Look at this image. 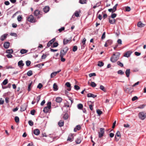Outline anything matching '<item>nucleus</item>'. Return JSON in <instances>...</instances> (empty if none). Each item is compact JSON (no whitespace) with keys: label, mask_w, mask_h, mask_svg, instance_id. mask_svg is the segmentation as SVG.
Returning a JSON list of instances; mask_svg holds the SVG:
<instances>
[{"label":"nucleus","mask_w":146,"mask_h":146,"mask_svg":"<svg viewBox=\"0 0 146 146\" xmlns=\"http://www.w3.org/2000/svg\"><path fill=\"white\" fill-rule=\"evenodd\" d=\"M28 21L31 23H33L35 22V20L34 19L33 16L32 15H30L27 19Z\"/></svg>","instance_id":"6"},{"label":"nucleus","mask_w":146,"mask_h":146,"mask_svg":"<svg viewBox=\"0 0 146 146\" xmlns=\"http://www.w3.org/2000/svg\"><path fill=\"white\" fill-rule=\"evenodd\" d=\"M115 136H117L118 137H120V132L118 131L115 135Z\"/></svg>","instance_id":"48"},{"label":"nucleus","mask_w":146,"mask_h":146,"mask_svg":"<svg viewBox=\"0 0 146 146\" xmlns=\"http://www.w3.org/2000/svg\"><path fill=\"white\" fill-rule=\"evenodd\" d=\"M53 90L54 91H57L58 90V86L56 83H54L53 85Z\"/></svg>","instance_id":"20"},{"label":"nucleus","mask_w":146,"mask_h":146,"mask_svg":"<svg viewBox=\"0 0 146 146\" xmlns=\"http://www.w3.org/2000/svg\"><path fill=\"white\" fill-rule=\"evenodd\" d=\"M77 108L79 109H81L83 107V105L81 104H79L77 105Z\"/></svg>","instance_id":"32"},{"label":"nucleus","mask_w":146,"mask_h":146,"mask_svg":"<svg viewBox=\"0 0 146 146\" xmlns=\"http://www.w3.org/2000/svg\"><path fill=\"white\" fill-rule=\"evenodd\" d=\"M42 87V85L41 83H39L38 85L37 88L39 89H40Z\"/></svg>","instance_id":"54"},{"label":"nucleus","mask_w":146,"mask_h":146,"mask_svg":"<svg viewBox=\"0 0 146 146\" xmlns=\"http://www.w3.org/2000/svg\"><path fill=\"white\" fill-rule=\"evenodd\" d=\"M27 75L29 76H30L33 74L32 71L31 70L29 71L27 73Z\"/></svg>","instance_id":"40"},{"label":"nucleus","mask_w":146,"mask_h":146,"mask_svg":"<svg viewBox=\"0 0 146 146\" xmlns=\"http://www.w3.org/2000/svg\"><path fill=\"white\" fill-rule=\"evenodd\" d=\"M55 40V38H54L50 40L47 44V46L48 47H50L52 44L54 42Z\"/></svg>","instance_id":"9"},{"label":"nucleus","mask_w":146,"mask_h":146,"mask_svg":"<svg viewBox=\"0 0 146 146\" xmlns=\"http://www.w3.org/2000/svg\"><path fill=\"white\" fill-rule=\"evenodd\" d=\"M90 86L92 87H94L96 86V84L94 82H91Z\"/></svg>","instance_id":"38"},{"label":"nucleus","mask_w":146,"mask_h":146,"mask_svg":"<svg viewBox=\"0 0 146 146\" xmlns=\"http://www.w3.org/2000/svg\"><path fill=\"white\" fill-rule=\"evenodd\" d=\"M74 89L76 90H78L80 89V87L77 85H75L74 86Z\"/></svg>","instance_id":"61"},{"label":"nucleus","mask_w":146,"mask_h":146,"mask_svg":"<svg viewBox=\"0 0 146 146\" xmlns=\"http://www.w3.org/2000/svg\"><path fill=\"white\" fill-rule=\"evenodd\" d=\"M117 73L118 74L122 75L124 74V72L122 70H119L117 72Z\"/></svg>","instance_id":"56"},{"label":"nucleus","mask_w":146,"mask_h":146,"mask_svg":"<svg viewBox=\"0 0 146 146\" xmlns=\"http://www.w3.org/2000/svg\"><path fill=\"white\" fill-rule=\"evenodd\" d=\"M28 123L31 126H32L33 125V122L31 120H29L28 121Z\"/></svg>","instance_id":"47"},{"label":"nucleus","mask_w":146,"mask_h":146,"mask_svg":"<svg viewBox=\"0 0 146 146\" xmlns=\"http://www.w3.org/2000/svg\"><path fill=\"white\" fill-rule=\"evenodd\" d=\"M30 112L31 114V115H34L35 112V110H31Z\"/></svg>","instance_id":"57"},{"label":"nucleus","mask_w":146,"mask_h":146,"mask_svg":"<svg viewBox=\"0 0 146 146\" xmlns=\"http://www.w3.org/2000/svg\"><path fill=\"white\" fill-rule=\"evenodd\" d=\"M22 17L21 16L19 15L17 17V20L19 22L21 21Z\"/></svg>","instance_id":"58"},{"label":"nucleus","mask_w":146,"mask_h":146,"mask_svg":"<svg viewBox=\"0 0 146 146\" xmlns=\"http://www.w3.org/2000/svg\"><path fill=\"white\" fill-rule=\"evenodd\" d=\"M104 131L105 129L104 128H101L100 129V131L98 132L99 137L101 138L103 136Z\"/></svg>","instance_id":"5"},{"label":"nucleus","mask_w":146,"mask_h":146,"mask_svg":"<svg viewBox=\"0 0 146 146\" xmlns=\"http://www.w3.org/2000/svg\"><path fill=\"white\" fill-rule=\"evenodd\" d=\"M120 53L116 52L113 54V56L111 57L110 61L112 62H116L119 58Z\"/></svg>","instance_id":"1"},{"label":"nucleus","mask_w":146,"mask_h":146,"mask_svg":"<svg viewBox=\"0 0 146 146\" xmlns=\"http://www.w3.org/2000/svg\"><path fill=\"white\" fill-rule=\"evenodd\" d=\"M8 35L7 34H4L1 36L0 37V40L2 41H3L6 38Z\"/></svg>","instance_id":"16"},{"label":"nucleus","mask_w":146,"mask_h":146,"mask_svg":"<svg viewBox=\"0 0 146 146\" xmlns=\"http://www.w3.org/2000/svg\"><path fill=\"white\" fill-rule=\"evenodd\" d=\"M68 98H69V100H70V101L71 102L70 104L71 105L74 102L73 100L72 99V98H71V97H68Z\"/></svg>","instance_id":"60"},{"label":"nucleus","mask_w":146,"mask_h":146,"mask_svg":"<svg viewBox=\"0 0 146 146\" xmlns=\"http://www.w3.org/2000/svg\"><path fill=\"white\" fill-rule=\"evenodd\" d=\"M129 86V85H126L125 86V88H124V90H125V91L126 92L128 90H129V88H128V86Z\"/></svg>","instance_id":"62"},{"label":"nucleus","mask_w":146,"mask_h":146,"mask_svg":"<svg viewBox=\"0 0 146 146\" xmlns=\"http://www.w3.org/2000/svg\"><path fill=\"white\" fill-rule=\"evenodd\" d=\"M137 26L138 27L141 28L144 27L145 25L142 23L141 21H139L137 23Z\"/></svg>","instance_id":"12"},{"label":"nucleus","mask_w":146,"mask_h":146,"mask_svg":"<svg viewBox=\"0 0 146 146\" xmlns=\"http://www.w3.org/2000/svg\"><path fill=\"white\" fill-rule=\"evenodd\" d=\"M26 65L27 66H29L31 64V62L29 60L27 61L26 62Z\"/></svg>","instance_id":"50"},{"label":"nucleus","mask_w":146,"mask_h":146,"mask_svg":"<svg viewBox=\"0 0 146 146\" xmlns=\"http://www.w3.org/2000/svg\"><path fill=\"white\" fill-rule=\"evenodd\" d=\"M130 72V69H127L126 70L125 73L127 77H128L129 76Z\"/></svg>","instance_id":"19"},{"label":"nucleus","mask_w":146,"mask_h":146,"mask_svg":"<svg viewBox=\"0 0 146 146\" xmlns=\"http://www.w3.org/2000/svg\"><path fill=\"white\" fill-rule=\"evenodd\" d=\"M106 43H107L109 46L113 42L111 40H108L106 41Z\"/></svg>","instance_id":"28"},{"label":"nucleus","mask_w":146,"mask_h":146,"mask_svg":"<svg viewBox=\"0 0 146 146\" xmlns=\"http://www.w3.org/2000/svg\"><path fill=\"white\" fill-rule=\"evenodd\" d=\"M68 50V48L67 47H66L65 48H63L60 51V55H61L63 56L65 55L66 54Z\"/></svg>","instance_id":"4"},{"label":"nucleus","mask_w":146,"mask_h":146,"mask_svg":"<svg viewBox=\"0 0 146 146\" xmlns=\"http://www.w3.org/2000/svg\"><path fill=\"white\" fill-rule=\"evenodd\" d=\"M15 120L16 122H19V117L18 116H15Z\"/></svg>","instance_id":"45"},{"label":"nucleus","mask_w":146,"mask_h":146,"mask_svg":"<svg viewBox=\"0 0 146 146\" xmlns=\"http://www.w3.org/2000/svg\"><path fill=\"white\" fill-rule=\"evenodd\" d=\"M34 14L35 15L37 16L40 14V11L38 10H36L34 12Z\"/></svg>","instance_id":"27"},{"label":"nucleus","mask_w":146,"mask_h":146,"mask_svg":"<svg viewBox=\"0 0 146 146\" xmlns=\"http://www.w3.org/2000/svg\"><path fill=\"white\" fill-rule=\"evenodd\" d=\"M13 50L12 49L7 50L6 51V52L8 54H12L13 53Z\"/></svg>","instance_id":"33"},{"label":"nucleus","mask_w":146,"mask_h":146,"mask_svg":"<svg viewBox=\"0 0 146 146\" xmlns=\"http://www.w3.org/2000/svg\"><path fill=\"white\" fill-rule=\"evenodd\" d=\"M139 116L140 119L143 120L146 118V113L143 111L140 112L139 114Z\"/></svg>","instance_id":"3"},{"label":"nucleus","mask_w":146,"mask_h":146,"mask_svg":"<svg viewBox=\"0 0 146 146\" xmlns=\"http://www.w3.org/2000/svg\"><path fill=\"white\" fill-rule=\"evenodd\" d=\"M97 96V95H95L90 93H88L87 94V97H92L94 98L96 97Z\"/></svg>","instance_id":"18"},{"label":"nucleus","mask_w":146,"mask_h":146,"mask_svg":"<svg viewBox=\"0 0 146 146\" xmlns=\"http://www.w3.org/2000/svg\"><path fill=\"white\" fill-rule=\"evenodd\" d=\"M68 117V115L67 113H65L63 116V118L65 120L67 119Z\"/></svg>","instance_id":"39"},{"label":"nucleus","mask_w":146,"mask_h":146,"mask_svg":"<svg viewBox=\"0 0 146 146\" xmlns=\"http://www.w3.org/2000/svg\"><path fill=\"white\" fill-rule=\"evenodd\" d=\"M27 108V106L25 104L22 105L21 107V111H23L25 110Z\"/></svg>","instance_id":"11"},{"label":"nucleus","mask_w":146,"mask_h":146,"mask_svg":"<svg viewBox=\"0 0 146 146\" xmlns=\"http://www.w3.org/2000/svg\"><path fill=\"white\" fill-rule=\"evenodd\" d=\"M117 65L121 67H123V63L118 61L117 62Z\"/></svg>","instance_id":"43"},{"label":"nucleus","mask_w":146,"mask_h":146,"mask_svg":"<svg viewBox=\"0 0 146 146\" xmlns=\"http://www.w3.org/2000/svg\"><path fill=\"white\" fill-rule=\"evenodd\" d=\"M86 0H80L79 2L81 4H84L86 3Z\"/></svg>","instance_id":"53"},{"label":"nucleus","mask_w":146,"mask_h":146,"mask_svg":"<svg viewBox=\"0 0 146 146\" xmlns=\"http://www.w3.org/2000/svg\"><path fill=\"white\" fill-rule=\"evenodd\" d=\"M10 46V43L8 42H6L4 43L3 46L6 49L9 48Z\"/></svg>","instance_id":"10"},{"label":"nucleus","mask_w":146,"mask_h":146,"mask_svg":"<svg viewBox=\"0 0 146 146\" xmlns=\"http://www.w3.org/2000/svg\"><path fill=\"white\" fill-rule=\"evenodd\" d=\"M116 14L115 13L112 14L111 15V17L112 18H114L116 16Z\"/></svg>","instance_id":"63"},{"label":"nucleus","mask_w":146,"mask_h":146,"mask_svg":"<svg viewBox=\"0 0 146 146\" xmlns=\"http://www.w3.org/2000/svg\"><path fill=\"white\" fill-rule=\"evenodd\" d=\"M49 7L48 6H45L43 9V11L46 13L48 12L49 11Z\"/></svg>","instance_id":"15"},{"label":"nucleus","mask_w":146,"mask_h":146,"mask_svg":"<svg viewBox=\"0 0 146 146\" xmlns=\"http://www.w3.org/2000/svg\"><path fill=\"white\" fill-rule=\"evenodd\" d=\"M28 50H27L25 49H22L20 50V52L22 54H23L27 53L28 52Z\"/></svg>","instance_id":"24"},{"label":"nucleus","mask_w":146,"mask_h":146,"mask_svg":"<svg viewBox=\"0 0 146 146\" xmlns=\"http://www.w3.org/2000/svg\"><path fill=\"white\" fill-rule=\"evenodd\" d=\"M57 74V73L56 72H54L52 73L50 75L51 78H52L55 76Z\"/></svg>","instance_id":"35"},{"label":"nucleus","mask_w":146,"mask_h":146,"mask_svg":"<svg viewBox=\"0 0 146 146\" xmlns=\"http://www.w3.org/2000/svg\"><path fill=\"white\" fill-rule=\"evenodd\" d=\"M145 104H142L140 105L138 107V108L139 109H143L145 106Z\"/></svg>","instance_id":"46"},{"label":"nucleus","mask_w":146,"mask_h":146,"mask_svg":"<svg viewBox=\"0 0 146 146\" xmlns=\"http://www.w3.org/2000/svg\"><path fill=\"white\" fill-rule=\"evenodd\" d=\"M104 65V63L103 62L100 61L98 62V66L100 67H102Z\"/></svg>","instance_id":"29"},{"label":"nucleus","mask_w":146,"mask_h":146,"mask_svg":"<svg viewBox=\"0 0 146 146\" xmlns=\"http://www.w3.org/2000/svg\"><path fill=\"white\" fill-rule=\"evenodd\" d=\"M58 45V43L57 42H54L53 44V45L51 46L52 48H54L57 47Z\"/></svg>","instance_id":"36"},{"label":"nucleus","mask_w":146,"mask_h":146,"mask_svg":"<svg viewBox=\"0 0 146 146\" xmlns=\"http://www.w3.org/2000/svg\"><path fill=\"white\" fill-rule=\"evenodd\" d=\"M105 32H104L103 33V34L102 35L101 38L102 39H104L105 38Z\"/></svg>","instance_id":"59"},{"label":"nucleus","mask_w":146,"mask_h":146,"mask_svg":"<svg viewBox=\"0 0 146 146\" xmlns=\"http://www.w3.org/2000/svg\"><path fill=\"white\" fill-rule=\"evenodd\" d=\"M65 85L68 87L70 88L71 87V84L69 82H67L65 84Z\"/></svg>","instance_id":"52"},{"label":"nucleus","mask_w":146,"mask_h":146,"mask_svg":"<svg viewBox=\"0 0 146 146\" xmlns=\"http://www.w3.org/2000/svg\"><path fill=\"white\" fill-rule=\"evenodd\" d=\"M64 56H63L62 55H60V60L62 62H64L66 60L65 58H63Z\"/></svg>","instance_id":"37"},{"label":"nucleus","mask_w":146,"mask_h":146,"mask_svg":"<svg viewBox=\"0 0 146 146\" xmlns=\"http://www.w3.org/2000/svg\"><path fill=\"white\" fill-rule=\"evenodd\" d=\"M34 133L36 135H38L40 133V131L38 129H36L34 130Z\"/></svg>","instance_id":"14"},{"label":"nucleus","mask_w":146,"mask_h":146,"mask_svg":"<svg viewBox=\"0 0 146 146\" xmlns=\"http://www.w3.org/2000/svg\"><path fill=\"white\" fill-rule=\"evenodd\" d=\"M86 39L85 38H83V39L82 40L81 42L83 44V45L82 46V47L84 48V45L85 44L86 42Z\"/></svg>","instance_id":"21"},{"label":"nucleus","mask_w":146,"mask_h":146,"mask_svg":"<svg viewBox=\"0 0 146 146\" xmlns=\"http://www.w3.org/2000/svg\"><path fill=\"white\" fill-rule=\"evenodd\" d=\"M47 55L46 54H43L41 56V59H45L47 57Z\"/></svg>","instance_id":"51"},{"label":"nucleus","mask_w":146,"mask_h":146,"mask_svg":"<svg viewBox=\"0 0 146 146\" xmlns=\"http://www.w3.org/2000/svg\"><path fill=\"white\" fill-rule=\"evenodd\" d=\"M101 2L97 3H96V5H94L93 6V8L94 9L96 8L97 7L100 6L101 5Z\"/></svg>","instance_id":"31"},{"label":"nucleus","mask_w":146,"mask_h":146,"mask_svg":"<svg viewBox=\"0 0 146 146\" xmlns=\"http://www.w3.org/2000/svg\"><path fill=\"white\" fill-rule=\"evenodd\" d=\"M138 99V97L137 96H135L132 98V100L133 101H134Z\"/></svg>","instance_id":"64"},{"label":"nucleus","mask_w":146,"mask_h":146,"mask_svg":"<svg viewBox=\"0 0 146 146\" xmlns=\"http://www.w3.org/2000/svg\"><path fill=\"white\" fill-rule=\"evenodd\" d=\"M109 22L111 24H114L115 23V19H113L111 20L110 19H109Z\"/></svg>","instance_id":"30"},{"label":"nucleus","mask_w":146,"mask_h":146,"mask_svg":"<svg viewBox=\"0 0 146 146\" xmlns=\"http://www.w3.org/2000/svg\"><path fill=\"white\" fill-rule=\"evenodd\" d=\"M71 104H70V102L66 101V102L64 103V106L65 107L68 108L71 106Z\"/></svg>","instance_id":"25"},{"label":"nucleus","mask_w":146,"mask_h":146,"mask_svg":"<svg viewBox=\"0 0 146 146\" xmlns=\"http://www.w3.org/2000/svg\"><path fill=\"white\" fill-rule=\"evenodd\" d=\"M51 108V102H48L47 104V106L44 107V108L43 111L46 113H47L48 112L49 110Z\"/></svg>","instance_id":"2"},{"label":"nucleus","mask_w":146,"mask_h":146,"mask_svg":"<svg viewBox=\"0 0 146 146\" xmlns=\"http://www.w3.org/2000/svg\"><path fill=\"white\" fill-rule=\"evenodd\" d=\"M96 74L95 73H90L89 74V76L90 77H91L92 76H96Z\"/></svg>","instance_id":"55"},{"label":"nucleus","mask_w":146,"mask_h":146,"mask_svg":"<svg viewBox=\"0 0 146 146\" xmlns=\"http://www.w3.org/2000/svg\"><path fill=\"white\" fill-rule=\"evenodd\" d=\"M77 46H75L73 48L72 50L73 52H75L77 50Z\"/></svg>","instance_id":"49"},{"label":"nucleus","mask_w":146,"mask_h":146,"mask_svg":"<svg viewBox=\"0 0 146 146\" xmlns=\"http://www.w3.org/2000/svg\"><path fill=\"white\" fill-rule=\"evenodd\" d=\"M18 66L21 68H23V66L24 65V64L23 63V62L22 60L19 61L18 63Z\"/></svg>","instance_id":"8"},{"label":"nucleus","mask_w":146,"mask_h":146,"mask_svg":"<svg viewBox=\"0 0 146 146\" xmlns=\"http://www.w3.org/2000/svg\"><path fill=\"white\" fill-rule=\"evenodd\" d=\"M81 128V127L80 125H77L74 129V131L76 132L77 131L79 130Z\"/></svg>","instance_id":"13"},{"label":"nucleus","mask_w":146,"mask_h":146,"mask_svg":"<svg viewBox=\"0 0 146 146\" xmlns=\"http://www.w3.org/2000/svg\"><path fill=\"white\" fill-rule=\"evenodd\" d=\"M8 82V80L7 79H5L3 81V82L1 84V85L2 86L3 85H5L6 84H7Z\"/></svg>","instance_id":"26"},{"label":"nucleus","mask_w":146,"mask_h":146,"mask_svg":"<svg viewBox=\"0 0 146 146\" xmlns=\"http://www.w3.org/2000/svg\"><path fill=\"white\" fill-rule=\"evenodd\" d=\"M100 88L101 90H103L104 92H105L106 91V90L105 89L104 87L102 85H100Z\"/></svg>","instance_id":"42"},{"label":"nucleus","mask_w":146,"mask_h":146,"mask_svg":"<svg viewBox=\"0 0 146 146\" xmlns=\"http://www.w3.org/2000/svg\"><path fill=\"white\" fill-rule=\"evenodd\" d=\"M73 136L72 134L69 135L68 137L67 140L72 141L73 140Z\"/></svg>","instance_id":"17"},{"label":"nucleus","mask_w":146,"mask_h":146,"mask_svg":"<svg viewBox=\"0 0 146 146\" xmlns=\"http://www.w3.org/2000/svg\"><path fill=\"white\" fill-rule=\"evenodd\" d=\"M74 14L75 16H76L77 17H79L80 13L78 11H76L75 13H74Z\"/></svg>","instance_id":"41"},{"label":"nucleus","mask_w":146,"mask_h":146,"mask_svg":"<svg viewBox=\"0 0 146 146\" xmlns=\"http://www.w3.org/2000/svg\"><path fill=\"white\" fill-rule=\"evenodd\" d=\"M62 100V99L60 97H57L56 98V101L57 103H60Z\"/></svg>","instance_id":"22"},{"label":"nucleus","mask_w":146,"mask_h":146,"mask_svg":"<svg viewBox=\"0 0 146 146\" xmlns=\"http://www.w3.org/2000/svg\"><path fill=\"white\" fill-rule=\"evenodd\" d=\"M69 41V40L64 38L63 40V44H67Z\"/></svg>","instance_id":"34"},{"label":"nucleus","mask_w":146,"mask_h":146,"mask_svg":"<svg viewBox=\"0 0 146 146\" xmlns=\"http://www.w3.org/2000/svg\"><path fill=\"white\" fill-rule=\"evenodd\" d=\"M64 121H62V120H60L59 122H58V125H59V126L60 127H62L64 125Z\"/></svg>","instance_id":"23"},{"label":"nucleus","mask_w":146,"mask_h":146,"mask_svg":"<svg viewBox=\"0 0 146 146\" xmlns=\"http://www.w3.org/2000/svg\"><path fill=\"white\" fill-rule=\"evenodd\" d=\"M97 113L99 115H100L102 113V112L99 109H98L96 110Z\"/></svg>","instance_id":"44"},{"label":"nucleus","mask_w":146,"mask_h":146,"mask_svg":"<svg viewBox=\"0 0 146 146\" xmlns=\"http://www.w3.org/2000/svg\"><path fill=\"white\" fill-rule=\"evenodd\" d=\"M132 52L130 51H128L126 52L123 55L124 56L128 58L129 57L132 53Z\"/></svg>","instance_id":"7"}]
</instances>
